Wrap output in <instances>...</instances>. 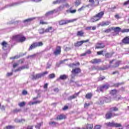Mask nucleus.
Instances as JSON below:
<instances>
[{
  "mask_svg": "<svg viewBox=\"0 0 129 129\" xmlns=\"http://www.w3.org/2000/svg\"><path fill=\"white\" fill-rule=\"evenodd\" d=\"M113 30L115 33H119V32H121V33H128L129 32V29H124L121 30V28L120 27H111V28H109L107 30V32H110L111 31Z\"/></svg>",
  "mask_w": 129,
  "mask_h": 129,
  "instance_id": "f257e3e1",
  "label": "nucleus"
},
{
  "mask_svg": "<svg viewBox=\"0 0 129 129\" xmlns=\"http://www.w3.org/2000/svg\"><path fill=\"white\" fill-rule=\"evenodd\" d=\"M77 36L78 37H83V33H78Z\"/></svg>",
  "mask_w": 129,
  "mask_h": 129,
  "instance_id": "8fccbe9b",
  "label": "nucleus"
},
{
  "mask_svg": "<svg viewBox=\"0 0 129 129\" xmlns=\"http://www.w3.org/2000/svg\"><path fill=\"white\" fill-rule=\"evenodd\" d=\"M111 101V98L110 97H105V102H110Z\"/></svg>",
  "mask_w": 129,
  "mask_h": 129,
  "instance_id": "e433bc0d",
  "label": "nucleus"
},
{
  "mask_svg": "<svg viewBox=\"0 0 129 129\" xmlns=\"http://www.w3.org/2000/svg\"><path fill=\"white\" fill-rule=\"evenodd\" d=\"M17 66H19V63H15L13 64V68H15V67H17Z\"/></svg>",
  "mask_w": 129,
  "mask_h": 129,
  "instance_id": "e2e57ef3",
  "label": "nucleus"
},
{
  "mask_svg": "<svg viewBox=\"0 0 129 129\" xmlns=\"http://www.w3.org/2000/svg\"><path fill=\"white\" fill-rule=\"evenodd\" d=\"M109 88V85H104L100 87L97 90L98 92H104L105 90H107Z\"/></svg>",
  "mask_w": 129,
  "mask_h": 129,
  "instance_id": "0eeeda50",
  "label": "nucleus"
},
{
  "mask_svg": "<svg viewBox=\"0 0 129 129\" xmlns=\"http://www.w3.org/2000/svg\"><path fill=\"white\" fill-rule=\"evenodd\" d=\"M79 65H80V63L79 62H77L76 63H71L69 64L68 66L71 68H74L75 66H79Z\"/></svg>",
  "mask_w": 129,
  "mask_h": 129,
  "instance_id": "5701e85b",
  "label": "nucleus"
},
{
  "mask_svg": "<svg viewBox=\"0 0 129 129\" xmlns=\"http://www.w3.org/2000/svg\"><path fill=\"white\" fill-rule=\"evenodd\" d=\"M104 79H105V77H100L99 78V81H102V80H104Z\"/></svg>",
  "mask_w": 129,
  "mask_h": 129,
  "instance_id": "864d4df0",
  "label": "nucleus"
},
{
  "mask_svg": "<svg viewBox=\"0 0 129 129\" xmlns=\"http://www.w3.org/2000/svg\"><path fill=\"white\" fill-rule=\"evenodd\" d=\"M101 125H96L95 126L94 129H100Z\"/></svg>",
  "mask_w": 129,
  "mask_h": 129,
  "instance_id": "09e8293b",
  "label": "nucleus"
},
{
  "mask_svg": "<svg viewBox=\"0 0 129 129\" xmlns=\"http://www.w3.org/2000/svg\"><path fill=\"white\" fill-rule=\"evenodd\" d=\"M51 67V64L47 63L46 69H49Z\"/></svg>",
  "mask_w": 129,
  "mask_h": 129,
  "instance_id": "338daca9",
  "label": "nucleus"
},
{
  "mask_svg": "<svg viewBox=\"0 0 129 129\" xmlns=\"http://www.w3.org/2000/svg\"><path fill=\"white\" fill-rule=\"evenodd\" d=\"M96 69H98V70H104V69L101 67H97Z\"/></svg>",
  "mask_w": 129,
  "mask_h": 129,
  "instance_id": "69168bd1",
  "label": "nucleus"
},
{
  "mask_svg": "<svg viewBox=\"0 0 129 129\" xmlns=\"http://www.w3.org/2000/svg\"><path fill=\"white\" fill-rule=\"evenodd\" d=\"M106 58H110L112 56V54L111 53H107L105 55Z\"/></svg>",
  "mask_w": 129,
  "mask_h": 129,
  "instance_id": "a18cd8bd",
  "label": "nucleus"
},
{
  "mask_svg": "<svg viewBox=\"0 0 129 129\" xmlns=\"http://www.w3.org/2000/svg\"><path fill=\"white\" fill-rule=\"evenodd\" d=\"M97 28V27L96 26H88L85 28V30H86V31H91V30H92V31H95V30H96Z\"/></svg>",
  "mask_w": 129,
  "mask_h": 129,
  "instance_id": "ddd939ff",
  "label": "nucleus"
},
{
  "mask_svg": "<svg viewBox=\"0 0 129 129\" xmlns=\"http://www.w3.org/2000/svg\"><path fill=\"white\" fill-rule=\"evenodd\" d=\"M48 24H49V23L48 22H46L45 21H44L43 20H40V22H39V25H48Z\"/></svg>",
  "mask_w": 129,
  "mask_h": 129,
  "instance_id": "a878e982",
  "label": "nucleus"
},
{
  "mask_svg": "<svg viewBox=\"0 0 129 129\" xmlns=\"http://www.w3.org/2000/svg\"><path fill=\"white\" fill-rule=\"evenodd\" d=\"M42 100H38V101H34V104H37L39 103H41V102H42Z\"/></svg>",
  "mask_w": 129,
  "mask_h": 129,
  "instance_id": "3c124183",
  "label": "nucleus"
},
{
  "mask_svg": "<svg viewBox=\"0 0 129 129\" xmlns=\"http://www.w3.org/2000/svg\"><path fill=\"white\" fill-rule=\"evenodd\" d=\"M123 84H124V83H117L115 84H114V87H118V86H120V85H123Z\"/></svg>",
  "mask_w": 129,
  "mask_h": 129,
  "instance_id": "72a5a7b5",
  "label": "nucleus"
},
{
  "mask_svg": "<svg viewBox=\"0 0 129 129\" xmlns=\"http://www.w3.org/2000/svg\"><path fill=\"white\" fill-rule=\"evenodd\" d=\"M55 74H50L48 75V78L49 79H53V78H55Z\"/></svg>",
  "mask_w": 129,
  "mask_h": 129,
  "instance_id": "473e14b6",
  "label": "nucleus"
},
{
  "mask_svg": "<svg viewBox=\"0 0 129 129\" xmlns=\"http://www.w3.org/2000/svg\"><path fill=\"white\" fill-rule=\"evenodd\" d=\"M46 74H48V72L37 74L35 76H33V79H39V78L43 77V76H44V75H46Z\"/></svg>",
  "mask_w": 129,
  "mask_h": 129,
  "instance_id": "6e6552de",
  "label": "nucleus"
},
{
  "mask_svg": "<svg viewBox=\"0 0 129 129\" xmlns=\"http://www.w3.org/2000/svg\"><path fill=\"white\" fill-rule=\"evenodd\" d=\"M76 9L73 10H71L70 11V13H71V14H75V13H76Z\"/></svg>",
  "mask_w": 129,
  "mask_h": 129,
  "instance_id": "603ef678",
  "label": "nucleus"
},
{
  "mask_svg": "<svg viewBox=\"0 0 129 129\" xmlns=\"http://www.w3.org/2000/svg\"><path fill=\"white\" fill-rule=\"evenodd\" d=\"M119 63H120V61L116 62L114 66V67L115 68L118 67V66H119Z\"/></svg>",
  "mask_w": 129,
  "mask_h": 129,
  "instance_id": "37998d69",
  "label": "nucleus"
},
{
  "mask_svg": "<svg viewBox=\"0 0 129 129\" xmlns=\"http://www.w3.org/2000/svg\"><path fill=\"white\" fill-rule=\"evenodd\" d=\"M2 46H3V50H7L8 49V43H7V42L6 41H3L2 43H1Z\"/></svg>",
  "mask_w": 129,
  "mask_h": 129,
  "instance_id": "a211bd4d",
  "label": "nucleus"
},
{
  "mask_svg": "<svg viewBox=\"0 0 129 129\" xmlns=\"http://www.w3.org/2000/svg\"><path fill=\"white\" fill-rule=\"evenodd\" d=\"M81 72V69L79 68H77L73 69L72 71V75H71L72 79H75L77 74H79Z\"/></svg>",
  "mask_w": 129,
  "mask_h": 129,
  "instance_id": "7ed1b4c3",
  "label": "nucleus"
},
{
  "mask_svg": "<svg viewBox=\"0 0 129 129\" xmlns=\"http://www.w3.org/2000/svg\"><path fill=\"white\" fill-rule=\"evenodd\" d=\"M22 94H23V95H26V94H28V92L26 90H24L22 92Z\"/></svg>",
  "mask_w": 129,
  "mask_h": 129,
  "instance_id": "13d9d810",
  "label": "nucleus"
},
{
  "mask_svg": "<svg viewBox=\"0 0 129 129\" xmlns=\"http://www.w3.org/2000/svg\"><path fill=\"white\" fill-rule=\"evenodd\" d=\"M45 32L46 33H53V32H55V29H54L52 27H48L45 30Z\"/></svg>",
  "mask_w": 129,
  "mask_h": 129,
  "instance_id": "2eb2a0df",
  "label": "nucleus"
},
{
  "mask_svg": "<svg viewBox=\"0 0 129 129\" xmlns=\"http://www.w3.org/2000/svg\"><path fill=\"white\" fill-rule=\"evenodd\" d=\"M36 54H34L31 55H29L27 58H35V57H36Z\"/></svg>",
  "mask_w": 129,
  "mask_h": 129,
  "instance_id": "de8ad7c7",
  "label": "nucleus"
},
{
  "mask_svg": "<svg viewBox=\"0 0 129 129\" xmlns=\"http://www.w3.org/2000/svg\"><path fill=\"white\" fill-rule=\"evenodd\" d=\"M66 116L64 115H63V114H60V115H58L57 116V119H59V120H61V119H64V118H65Z\"/></svg>",
  "mask_w": 129,
  "mask_h": 129,
  "instance_id": "c85d7f7f",
  "label": "nucleus"
},
{
  "mask_svg": "<svg viewBox=\"0 0 129 129\" xmlns=\"http://www.w3.org/2000/svg\"><path fill=\"white\" fill-rule=\"evenodd\" d=\"M75 5L76 7H78L81 5V2H80V0H76L75 2Z\"/></svg>",
  "mask_w": 129,
  "mask_h": 129,
  "instance_id": "2f4dec72",
  "label": "nucleus"
},
{
  "mask_svg": "<svg viewBox=\"0 0 129 129\" xmlns=\"http://www.w3.org/2000/svg\"><path fill=\"white\" fill-rule=\"evenodd\" d=\"M5 128V129H13V128H15V126H12V125H8V126H6Z\"/></svg>",
  "mask_w": 129,
  "mask_h": 129,
  "instance_id": "ea45409f",
  "label": "nucleus"
},
{
  "mask_svg": "<svg viewBox=\"0 0 129 129\" xmlns=\"http://www.w3.org/2000/svg\"><path fill=\"white\" fill-rule=\"evenodd\" d=\"M78 95H79V92L75 93L74 95H73L72 96H70V97H68V100H72V99L76 98Z\"/></svg>",
  "mask_w": 129,
  "mask_h": 129,
  "instance_id": "dca6fc26",
  "label": "nucleus"
},
{
  "mask_svg": "<svg viewBox=\"0 0 129 129\" xmlns=\"http://www.w3.org/2000/svg\"><path fill=\"white\" fill-rule=\"evenodd\" d=\"M49 125H51V126H56V125L58 124V123L55 121H51V122H49Z\"/></svg>",
  "mask_w": 129,
  "mask_h": 129,
  "instance_id": "7c9ffc66",
  "label": "nucleus"
},
{
  "mask_svg": "<svg viewBox=\"0 0 129 129\" xmlns=\"http://www.w3.org/2000/svg\"><path fill=\"white\" fill-rule=\"evenodd\" d=\"M63 110H66V109H68V106H64V107L62 108Z\"/></svg>",
  "mask_w": 129,
  "mask_h": 129,
  "instance_id": "774afa93",
  "label": "nucleus"
},
{
  "mask_svg": "<svg viewBox=\"0 0 129 129\" xmlns=\"http://www.w3.org/2000/svg\"><path fill=\"white\" fill-rule=\"evenodd\" d=\"M86 98L87 99H90L92 97V93H89L86 95Z\"/></svg>",
  "mask_w": 129,
  "mask_h": 129,
  "instance_id": "c756f323",
  "label": "nucleus"
},
{
  "mask_svg": "<svg viewBox=\"0 0 129 129\" xmlns=\"http://www.w3.org/2000/svg\"><path fill=\"white\" fill-rule=\"evenodd\" d=\"M54 92H59V89H58V88H56L55 89H54Z\"/></svg>",
  "mask_w": 129,
  "mask_h": 129,
  "instance_id": "0e129e2a",
  "label": "nucleus"
},
{
  "mask_svg": "<svg viewBox=\"0 0 129 129\" xmlns=\"http://www.w3.org/2000/svg\"><path fill=\"white\" fill-rule=\"evenodd\" d=\"M101 62V59H93L91 61V62L92 63V64H98V63H100Z\"/></svg>",
  "mask_w": 129,
  "mask_h": 129,
  "instance_id": "f3484780",
  "label": "nucleus"
},
{
  "mask_svg": "<svg viewBox=\"0 0 129 129\" xmlns=\"http://www.w3.org/2000/svg\"><path fill=\"white\" fill-rule=\"evenodd\" d=\"M13 40H15V41L19 43H23L26 41V38L23 35H18L13 36Z\"/></svg>",
  "mask_w": 129,
  "mask_h": 129,
  "instance_id": "f03ea898",
  "label": "nucleus"
},
{
  "mask_svg": "<svg viewBox=\"0 0 129 129\" xmlns=\"http://www.w3.org/2000/svg\"><path fill=\"white\" fill-rule=\"evenodd\" d=\"M116 90H112L111 91V92H110V93H111V94H112V95H114V94H116Z\"/></svg>",
  "mask_w": 129,
  "mask_h": 129,
  "instance_id": "c03bdc74",
  "label": "nucleus"
},
{
  "mask_svg": "<svg viewBox=\"0 0 129 129\" xmlns=\"http://www.w3.org/2000/svg\"><path fill=\"white\" fill-rule=\"evenodd\" d=\"M105 45L103 43H98L96 45V49H101V48H104Z\"/></svg>",
  "mask_w": 129,
  "mask_h": 129,
  "instance_id": "6ab92c4d",
  "label": "nucleus"
},
{
  "mask_svg": "<svg viewBox=\"0 0 129 129\" xmlns=\"http://www.w3.org/2000/svg\"><path fill=\"white\" fill-rule=\"evenodd\" d=\"M19 105L21 107H22L23 106H25L26 105V102H21L19 104Z\"/></svg>",
  "mask_w": 129,
  "mask_h": 129,
  "instance_id": "a19ab883",
  "label": "nucleus"
},
{
  "mask_svg": "<svg viewBox=\"0 0 129 129\" xmlns=\"http://www.w3.org/2000/svg\"><path fill=\"white\" fill-rule=\"evenodd\" d=\"M33 20H35V18H29L27 19H26L25 20L23 21V23H30L31 22H32V21H33Z\"/></svg>",
  "mask_w": 129,
  "mask_h": 129,
  "instance_id": "cd10ccee",
  "label": "nucleus"
},
{
  "mask_svg": "<svg viewBox=\"0 0 129 129\" xmlns=\"http://www.w3.org/2000/svg\"><path fill=\"white\" fill-rule=\"evenodd\" d=\"M116 115H117V114L114 113L112 114L111 112H108L106 114V119H109L111 118V117H113V116H116Z\"/></svg>",
  "mask_w": 129,
  "mask_h": 129,
  "instance_id": "f8f14e48",
  "label": "nucleus"
},
{
  "mask_svg": "<svg viewBox=\"0 0 129 129\" xmlns=\"http://www.w3.org/2000/svg\"><path fill=\"white\" fill-rule=\"evenodd\" d=\"M87 129H92L93 128V125L92 124H88L86 125Z\"/></svg>",
  "mask_w": 129,
  "mask_h": 129,
  "instance_id": "c9c22d12",
  "label": "nucleus"
},
{
  "mask_svg": "<svg viewBox=\"0 0 129 129\" xmlns=\"http://www.w3.org/2000/svg\"><path fill=\"white\" fill-rule=\"evenodd\" d=\"M99 21L97 17H93L91 18L90 19L91 23H95V22H98Z\"/></svg>",
  "mask_w": 129,
  "mask_h": 129,
  "instance_id": "b1692460",
  "label": "nucleus"
},
{
  "mask_svg": "<svg viewBox=\"0 0 129 129\" xmlns=\"http://www.w3.org/2000/svg\"><path fill=\"white\" fill-rule=\"evenodd\" d=\"M18 5H19V3H13L11 4V6L15 7L16 6H18Z\"/></svg>",
  "mask_w": 129,
  "mask_h": 129,
  "instance_id": "4d7b16f0",
  "label": "nucleus"
},
{
  "mask_svg": "<svg viewBox=\"0 0 129 129\" xmlns=\"http://www.w3.org/2000/svg\"><path fill=\"white\" fill-rule=\"evenodd\" d=\"M122 43H123V44H124L125 45H126V44H129V37H126L124 38L122 40Z\"/></svg>",
  "mask_w": 129,
  "mask_h": 129,
  "instance_id": "aec40b11",
  "label": "nucleus"
},
{
  "mask_svg": "<svg viewBox=\"0 0 129 129\" xmlns=\"http://www.w3.org/2000/svg\"><path fill=\"white\" fill-rule=\"evenodd\" d=\"M55 10H52L50 11H48V12H46L45 14V17H49V16H51L52 15H53L54 14V13H55Z\"/></svg>",
  "mask_w": 129,
  "mask_h": 129,
  "instance_id": "412c9836",
  "label": "nucleus"
},
{
  "mask_svg": "<svg viewBox=\"0 0 129 129\" xmlns=\"http://www.w3.org/2000/svg\"><path fill=\"white\" fill-rule=\"evenodd\" d=\"M76 21V19H72L69 20H60L58 24L60 26H63V25H67V24H70V23H74Z\"/></svg>",
  "mask_w": 129,
  "mask_h": 129,
  "instance_id": "20e7f679",
  "label": "nucleus"
},
{
  "mask_svg": "<svg viewBox=\"0 0 129 129\" xmlns=\"http://www.w3.org/2000/svg\"><path fill=\"white\" fill-rule=\"evenodd\" d=\"M86 55H87V54H88V55L91 54V51H90V50H87V51H86Z\"/></svg>",
  "mask_w": 129,
  "mask_h": 129,
  "instance_id": "6e6d98bb",
  "label": "nucleus"
},
{
  "mask_svg": "<svg viewBox=\"0 0 129 129\" xmlns=\"http://www.w3.org/2000/svg\"><path fill=\"white\" fill-rule=\"evenodd\" d=\"M100 104H103L105 102V97H102L99 99Z\"/></svg>",
  "mask_w": 129,
  "mask_h": 129,
  "instance_id": "393cba45",
  "label": "nucleus"
},
{
  "mask_svg": "<svg viewBox=\"0 0 129 129\" xmlns=\"http://www.w3.org/2000/svg\"><path fill=\"white\" fill-rule=\"evenodd\" d=\"M88 42H89V39L82 40L81 41H77L76 43H75V47H80V46H81L83 43H87Z\"/></svg>",
  "mask_w": 129,
  "mask_h": 129,
  "instance_id": "1a4fd4ad",
  "label": "nucleus"
},
{
  "mask_svg": "<svg viewBox=\"0 0 129 129\" xmlns=\"http://www.w3.org/2000/svg\"><path fill=\"white\" fill-rule=\"evenodd\" d=\"M59 79H61V80H65V79H67V76L66 75H61L59 77Z\"/></svg>",
  "mask_w": 129,
  "mask_h": 129,
  "instance_id": "f704fd0d",
  "label": "nucleus"
},
{
  "mask_svg": "<svg viewBox=\"0 0 129 129\" xmlns=\"http://www.w3.org/2000/svg\"><path fill=\"white\" fill-rule=\"evenodd\" d=\"M43 45V44L42 42H34L29 47V50L30 51L31 50H33V49H35V48H37V47H41Z\"/></svg>",
  "mask_w": 129,
  "mask_h": 129,
  "instance_id": "39448f33",
  "label": "nucleus"
},
{
  "mask_svg": "<svg viewBox=\"0 0 129 129\" xmlns=\"http://www.w3.org/2000/svg\"><path fill=\"white\" fill-rule=\"evenodd\" d=\"M129 5V0H127V1L124 2L123 4V6H128Z\"/></svg>",
  "mask_w": 129,
  "mask_h": 129,
  "instance_id": "49530a36",
  "label": "nucleus"
},
{
  "mask_svg": "<svg viewBox=\"0 0 129 129\" xmlns=\"http://www.w3.org/2000/svg\"><path fill=\"white\" fill-rule=\"evenodd\" d=\"M110 111H117V110H118V109L116 107H114L110 108Z\"/></svg>",
  "mask_w": 129,
  "mask_h": 129,
  "instance_id": "4c0bfd02",
  "label": "nucleus"
},
{
  "mask_svg": "<svg viewBox=\"0 0 129 129\" xmlns=\"http://www.w3.org/2000/svg\"><path fill=\"white\" fill-rule=\"evenodd\" d=\"M103 16H104V11H101L96 14L95 16H94V18H97L98 20L99 21V20H101Z\"/></svg>",
  "mask_w": 129,
  "mask_h": 129,
  "instance_id": "9d476101",
  "label": "nucleus"
},
{
  "mask_svg": "<svg viewBox=\"0 0 129 129\" xmlns=\"http://www.w3.org/2000/svg\"><path fill=\"white\" fill-rule=\"evenodd\" d=\"M115 19H117V20H118L119 19H120V17H119V15L118 14H116L115 16H114Z\"/></svg>",
  "mask_w": 129,
  "mask_h": 129,
  "instance_id": "5fc2aeb1",
  "label": "nucleus"
},
{
  "mask_svg": "<svg viewBox=\"0 0 129 129\" xmlns=\"http://www.w3.org/2000/svg\"><path fill=\"white\" fill-rule=\"evenodd\" d=\"M129 68V66H125V67H123L122 68H121V69H128Z\"/></svg>",
  "mask_w": 129,
  "mask_h": 129,
  "instance_id": "052dcab7",
  "label": "nucleus"
},
{
  "mask_svg": "<svg viewBox=\"0 0 129 129\" xmlns=\"http://www.w3.org/2000/svg\"><path fill=\"white\" fill-rule=\"evenodd\" d=\"M29 105H33L34 104H35L34 102H32L30 101L28 103Z\"/></svg>",
  "mask_w": 129,
  "mask_h": 129,
  "instance_id": "680f3d73",
  "label": "nucleus"
},
{
  "mask_svg": "<svg viewBox=\"0 0 129 129\" xmlns=\"http://www.w3.org/2000/svg\"><path fill=\"white\" fill-rule=\"evenodd\" d=\"M88 7H89V5H86L85 6H83L81 7V8L78 9V12H79V13H80L81 12H82V11H84V9H85V8Z\"/></svg>",
  "mask_w": 129,
  "mask_h": 129,
  "instance_id": "4be33fe9",
  "label": "nucleus"
},
{
  "mask_svg": "<svg viewBox=\"0 0 129 129\" xmlns=\"http://www.w3.org/2000/svg\"><path fill=\"white\" fill-rule=\"evenodd\" d=\"M106 125L107 126H111V127H121V124L118 123H115L114 121L113 122H109L107 123H106Z\"/></svg>",
  "mask_w": 129,
  "mask_h": 129,
  "instance_id": "423d86ee",
  "label": "nucleus"
},
{
  "mask_svg": "<svg viewBox=\"0 0 129 129\" xmlns=\"http://www.w3.org/2000/svg\"><path fill=\"white\" fill-rule=\"evenodd\" d=\"M53 54L55 56H58V55H60V54H61V47L57 46L56 49L53 51Z\"/></svg>",
  "mask_w": 129,
  "mask_h": 129,
  "instance_id": "9b49d317",
  "label": "nucleus"
},
{
  "mask_svg": "<svg viewBox=\"0 0 129 129\" xmlns=\"http://www.w3.org/2000/svg\"><path fill=\"white\" fill-rule=\"evenodd\" d=\"M103 53V51H98L97 52V54H98V55H102V54Z\"/></svg>",
  "mask_w": 129,
  "mask_h": 129,
  "instance_id": "bf43d9fd",
  "label": "nucleus"
},
{
  "mask_svg": "<svg viewBox=\"0 0 129 129\" xmlns=\"http://www.w3.org/2000/svg\"><path fill=\"white\" fill-rule=\"evenodd\" d=\"M61 2H62V0H56V1H53L52 2V4L53 5H57L58 4H60V3H61Z\"/></svg>",
  "mask_w": 129,
  "mask_h": 129,
  "instance_id": "58836bf2",
  "label": "nucleus"
},
{
  "mask_svg": "<svg viewBox=\"0 0 129 129\" xmlns=\"http://www.w3.org/2000/svg\"><path fill=\"white\" fill-rule=\"evenodd\" d=\"M15 122H25L26 121V120L25 119H19L18 118H16L15 119Z\"/></svg>",
  "mask_w": 129,
  "mask_h": 129,
  "instance_id": "bb28decb",
  "label": "nucleus"
},
{
  "mask_svg": "<svg viewBox=\"0 0 129 129\" xmlns=\"http://www.w3.org/2000/svg\"><path fill=\"white\" fill-rule=\"evenodd\" d=\"M41 125H42V123H37V125L35 126L36 128L40 129L41 127Z\"/></svg>",
  "mask_w": 129,
  "mask_h": 129,
  "instance_id": "79ce46f5",
  "label": "nucleus"
},
{
  "mask_svg": "<svg viewBox=\"0 0 129 129\" xmlns=\"http://www.w3.org/2000/svg\"><path fill=\"white\" fill-rule=\"evenodd\" d=\"M29 66H23L22 67H19L17 70L15 71V72H17V71H21V70H23L24 69H28Z\"/></svg>",
  "mask_w": 129,
  "mask_h": 129,
  "instance_id": "4468645a",
  "label": "nucleus"
}]
</instances>
